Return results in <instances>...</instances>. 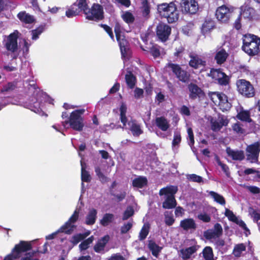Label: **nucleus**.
<instances>
[{"label": "nucleus", "mask_w": 260, "mask_h": 260, "mask_svg": "<svg viewBox=\"0 0 260 260\" xmlns=\"http://www.w3.org/2000/svg\"><path fill=\"white\" fill-rule=\"evenodd\" d=\"M100 26L105 30L111 39L114 40V36L111 27L105 24H101Z\"/></svg>", "instance_id": "nucleus-61"}, {"label": "nucleus", "mask_w": 260, "mask_h": 260, "mask_svg": "<svg viewBox=\"0 0 260 260\" xmlns=\"http://www.w3.org/2000/svg\"><path fill=\"white\" fill-rule=\"evenodd\" d=\"M123 20L128 24L133 23L135 21V17L132 13L127 11L122 16Z\"/></svg>", "instance_id": "nucleus-50"}, {"label": "nucleus", "mask_w": 260, "mask_h": 260, "mask_svg": "<svg viewBox=\"0 0 260 260\" xmlns=\"http://www.w3.org/2000/svg\"><path fill=\"white\" fill-rule=\"evenodd\" d=\"M17 17L21 22L25 24H31L35 21L34 16L26 13L25 11L20 12L17 14Z\"/></svg>", "instance_id": "nucleus-27"}, {"label": "nucleus", "mask_w": 260, "mask_h": 260, "mask_svg": "<svg viewBox=\"0 0 260 260\" xmlns=\"http://www.w3.org/2000/svg\"><path fill=\"white\" fill-rule=\"evenodd\" d=\"M187 134L189 138L188 145L192 148L194 144V135L191 128L187 129Z\"/></svg>", "instance_id": "nucleus-58"}, {"label": "nucleus", "mask_w": 260, "mask_h": 260, "mask_svg": "<svg viewBox=\"0 0 260 260\" xmlns=\"http://www.w3.org/2000/svg\"><path fill=\"white\" fill-rule=\"evenodd\" d=\"M212 94L216 95L219 100L218 105L222 111H228L231 109L232 105L229 102L226 95L222 92H214Z\"/></svg>", "instance_id": "nucleus-20"}, {"label": "nucleus", "mask_w": 260, "mask_h": 260, "mask_svg": "<svg viewBox=\"0 0 260 260\" xmlns=\"http://www.w3.org/2000/svg\"><path fill=\"white\" fill-rule=\"evenodd\" d=\"M260 153V142H255L247 146L246 153L247 160L251 163L257 162Z\"/></svg>", "instance_id": "nucleus-10"}, {"label": "nucleus", "mask_w": 260, "mask_h": 260, "mask_svg": "<svg viewBox=\"0 0 260 260\" xmlns=\"http://www.w3.org/2000/svg\"><path fill=\"white\" fill-rule=\"evenodd\" d=\"M125 80L127 87L129 89L134 88L137 82V78L132 72H128L125 75Z\"/></svg>", "instance_id": "nucleus-31"}, {"label": "nucleus", "mask_w": 260, "mask_h": 260, "mask_svg": "<svg viewBox=\"0 0 260 260\" xmlns=\"http://www.w3.org/2000/svg\"><path fill=\"white\" fill-rule=\"evenodd\" d=\"M159 15L166 18L169 23L177 22L179 17V12L176 5L174 2L162 3L157 5Z\"/></svg>", "instance_id": "nucleus-2"}, {"label": "nucleus", "mask_w": 260, "mask_h": 260, "mask_svg": "<svg viewBox=\"0 0 260 260\" xmlns=\"http://www.w3.org/2000/svg\"><path fill=\"white\" fill-rule=\"evenodd\" d=\"M216 161L217 163V164L220 166L222 170L224 172V173L225 174V175L227 176H229L230 175V172L229 170V167L225 164L222 163L219 158L217 156L216 157Z\"/></svg>", "instance_id": "nucleus-51"}, {"label": "nucleus", "mask_w": 260, "mask_h": 260, "mask_svg": "<svg viewBox=\"0 0 260 260\" xmlns=\"http://www.w3.org/2000/svg\"><path fill=\"white\" fill-rule=\"evenodd\" d=\"M225 215L228 218L230 221L233 222H237V221H238V218L237 216L234 214L232 211L228 208L225 209Z\"/></svg>", "instance_id": "nucleus-53"}, {"label": "nucleus", "mask_w": 260, "mask_h": 260, "mask_svg": "<svg viewBox=\"0 0 260 260\" xmlns=\"http://www.w3.org/2000/svg\"><path fill=\"white\" fill-rule=\"evenodd\" d=\"M110 236L108 235L104 236L103 237L99 239L93 247V249L95 252L100 253L104 250L106 244L110 240Z\"/></svg>", "instance_id": "nucleus-23"}, {"label": "nucleus", "mask_w": 260, "mask_h": 260, "mask_svg": "<svg viewBox=\"0 0 260 260\" xmlns=\"http://www.w3.org/2000/svg\"><path fill=\"white\" fill-rule=\"evenodd\" d=\"M226 153L228 155L232 157L233 160L241 161L245 158V155L243 150H237L231 149L230 148H226Z\"/></svg>", "instance_id": "nucleus-24"}, {"label": "nucleus", "mask_w": 260, "mask_h": 260, "mask_svg": "<svg viewBox=\"0 0 260 260\" xmlns=\"http://www.w3.org/2000/svg\"><path fill=\"white\" fill-rule=\"evenodd\" d=\"M189 57L190 60L188 62V65L194 70L199 69L200 68H204L206 66V61L203 59L200 55L190 53L189 54Z\"/></svg>", "instance_id": "nucleus-16"}, {"label": "nucleus", "mask_w": 260, "mask_h": 260, "mask_svg": "<svg viewBox=\"0 0 260 260\" xmlns=\"http://www.w3.org/2000/svg\"><path fill=\"white\" fill-rule=\"evenodd\" d=\"M148 247L149 250L151 251L152 254L156 257H158L159 253L160 252L162 247L159 246L153 240H149L148 242Z\"/></svg>", "instance_id": "nucleus-33"}, {"label": "nucleus", "mask_w": 260, "mask_h": 260, "mask_svg": "<svg viewBox=\"0 0 260 260\" xmlns=\"http://www.w3.org/2000/svg\"><path fill=\"white\" fill-rule=\"evenodd\" d=\"M120 48L121 53L122 56L125 57L129 50L128 42L124 39H119L117 41Z\"/></svg>", "instance_id": "nucleus-36"}, {"label": "nucleus", "mask_w": 260, "mask_h": 260, "mask_svg": "<svg viewBox=\"0 0 260 260\" xmlns=\"http://www.w3.org/2000/svg\"><path fill=\"white\" fill-rule=\"evenodd\" d=\"M83 238L82 237V236L81 233L77 234L75 235H74L72 239L70 240V242L73 244V245H76L81 240H83Z\"/></svg>", "instance_id": "nucleus-62"}, {"label": "nucleus", "mask_w": 260, "mask_h": 260, "mask_svg": "<svg viewBox=\"0 0 260 260\" xmlns=\"http://www.w3.org/2000/svg\"><path fill=\"white\" fill-rule=\"evenodd\" d=\"M236 117L238 119L246 122L250 123L252 121L250 117V113L248 110H242L238 113Z\"/></svg>", "instance_id": "nucleus-34"}, {"label": "nucleus", "mask_w": 260, "mask_h": 260, "mask_svg": "<svg viewBox=\"0 0 260 260\" xmlns=\"http://www.w3.org/2000/svg\"><path fill=\"white\" fill-rule=\"evenodd\" d=\"M243 125L239 122L234 123L232 126L233 131L237 134H243L245 133V130L243 128Z\"/></svg>", "instance_id": "nucleus-49"}, {"label": "nucleus", "mask_w": 260, "mask_h": 260, "mask_svg": "<svg viewBox=\"0 0 260 260\" xmlns=\"http://www.w3.org/2000/svg\"><path fill=\"white\" fill-rule=\"evenodd\" d=\"M127 110V107L125 105L122 104L120 107V119L121 122L123 124L122 128H124L126 126V123L127 122V119L126 116V113Z\"/></svg>", "instance_id": "nucleus-40"}, {"label": "nucleus", "mask_w": 260, "mask_h": 260, "mask_svg": "<svg viewBox=\"0 0 260 260\" xmlns=\"http://www.w3.org/2000/svg\"><path fill=\"white\" fill-rule=\"evenodd\" d=\"M97 210L94 208L89 209L85 218V223L87 225H91L95 223L97 218Z\"/></svg>", "instance_id": "nucleus-28"}, {"label": "nucleus", "mask_w": 260, "mask_h": 260, "mask_svg": "<svg viewBox=\"0 0 260 260\" xmlns=\"http://www.w3.org/2000/svg\"><path fill=\"white\" fill-rule=\"evenodd\" d=\"M177 186L173 185L167 186L159 190V194L160 196L163 195L167 196L162 204L163 208L171 209L176 207L177 201L175 199V194L177 193Z\"/></svg>", "instance_id": "nucleus-4"}, {"label": "nucleus", "mask_w": 260, "mask_h": 260, "mask_svg": "<svg viewBox=\"0 0 260 260\" xmlns=\"http://www.w3.org/2000/svg\"><path fill=\"white\" fill-rule=\"evenodd\" d=\"M209 194L214 199L215 202L221 205H225V200L222 196L213 191H211Z\"/></svg>", "instance_id": "nucleus-44"}, {"label": "nucleus", "mask_w": 260, "mask_h": 260, "mask_svg": "<svg viewBox=\"0 0 260 260\" xmlns=\"http://www.w3.org/2000/svg\"><path fill=\"white\" fill-rule=\"evenodd\" d=\"M127 124L129 127L128 129L131 131L134 136L139 137L143 134V131L141 129L140 124L137 122L136 120L132 119L128 122Z\"/></svg>", "instance_id": "nucleus-21"}, {"label": "nucleus", "mask_w": 260, "mask_h": 260, "mask_svg": "<svg viewBox=\"0 0 260 260\" xmlns=\"http://www.w3.org/2000/svg\"><path fill=\"white\" fill-rule=\"evenodd\" d=\"M134 214V210L132 207H128L123 213L122 220H125L132 216Z\"/></svg>", "instance_id": "nucleus-55"}, {"label": "nucleus", "mask_w": 260, "mask_h": 260, "mask_svg": "<svg viewBox=\"0 0 260 260\" xmlns=\"http://www.w3.org/2000/svg\"><path fill=\"white\" fill-rule=\"evenodd\" d=\"M44 27L43 26H40L36 29L32 30V39L37 40L39 38V36L43 32Z\"/></svg>", "instance_id": "nucleus-57"}, {"label": "nucleus", "mask_w": 260, "mask_h": 260, "mask_svg": "<svg viewBox=\"0 0 260 260\" xmlns=\"http://www.w3.org/2000/svg\"><path fill=\"white\" fill-rule=\"evenodd\" d=\"M79 216V211L76 209L74 211L73 214L69 218V220L60 228L58 232L64 233L68 235L71 234L77 228L75 223L78 220Z\"/></svg>", "instance_id": "nucleus-9"}, {"label": "nucleus", "mask_w": 260, "mask_h": 260, "mask_svg": "<svg viewBox=\"0 0 260 260\" xmlns=\"http://www.w3.org/2000/svg\"><path fill=\"white\" fill-rule=\"evenodd\" d=\"M235 9L234 7L228 4L218 7L215 14L216 18L220 23L228 24Z\"/></svg>", "instance_id": "nucleus-7"}, {"label": "nucleus", "mask_w": 260, "mask_h": 260, "mask_svg": "<svg viewBox=\"0 0 260 260\" xmlns=\"http://www.w3.org/2000/svg\"><path fill=\"white\" fill-rule=\"evenodd\" d=\"M94 240L93 236H90L88 238L83 240L79 245V248L81 250H85L88 248L89 245L92 243Z\"/></svg>", "instance_id": "nucleus-47"}, {"label": "nucleus", "mask_w": 260, "mask_h": 260, "mask_svg": "<svg viewBox=\"0 0 260 260\" xmlns=\"http://www.w3.org/2000/svg\"><path fill=\"white\" fill-rule=\"evenodd\" d=\"M114 30L115 34L116 40L117 41H119V40L121 38V26L120 24L117 21L115 22Z\"/></svg>", "instance_id": "nucleus-56"}, {"label": "nucleus", "mask_w": 260, "mask_h": 260, "mask_svg": "<svg viewBox=\"0 0 260 260\" xmlns=\"http://www.w3.org/2000/svg\"><path fill=\"white\" fill-rule=\"evenodd\" d=\"M133 224L131 222L125 223L120 228L121 234H124L127 233L132 228Z\"/></svg>", "instance_id": "nucleus-60"}, {"label": "nucleus", "mask_w": 260, "mask_h": 260, "mask_svg": "<svg viewBox=\"0 0 260 260\" xmlns=\"http://www.w3.org/2000/svg\"><path fill=\"white\" fill-rule=\"evenodd\" d=\"M208 76L217 81L218 83L220 85L225 86L229 83L230 79L228 76L223 72L221 69L211 68Z\"/></svg>", "instance_id": "nucleus-11"}, {"label": "nucleus", "mask_w": 260, "mask_h": 260, "mask_svg": "<svg viewBox=\"0 0 260 260\" xmlns=\"http://www.w3.org/2000/svg\"><path fill=\"white\" fill-rule=\"evenodd\" d=\"M165 215V222L168 226L172 225L174 222L175 219L173 217L172 212L166 211L164 213Z\"/></svg>", "instance_id": "nucleus-46"}, {"label": "nucleus", "mask_w": 260, "mask_h": 260, "mask_svg": "<svg viewBox=\"0 0 260 260\" xmlns=\"http://www.w3.org/2000/svg\"><path fill=\"white\" fill-rule=\"evenodd\" d=\"M203 255L205 260H215L213 258L212 248L210 246L205 247L203 250Z\"/></svg>", "instance_id": "nucleus-42"}, {"label": "nucleus", "mask_w": 260, "mask_h": 260, "mask_svg": "<svg viewBox=\"0 0 260 260\" xmlns=\"http://www.w3.org/2000/svg\"><path fill=\"white\" fill-rule=\"evenodd\" d=\"M18 81H13L4 85L1 89V92H9L17 88Z\"/></svg>", "instance_id": "nucleus-39"}, {"label": "nucleus", "mask_w": 260, "mask_h": 260, "mask_svg": "<svg viewBox=\"0 0 260 260\" xmlns=\"http://www.w3.org/2000/svg\"><path fill=\"white\" fill-rule=\"evenodd\" d=\"M18 31L16 30L7 37L4 46L8 51L12 53H14L18 50Z\"/></svg>", "instance_id": "nucleus-12"}, {"label": "nucleus", "mask_w": 260, "mask_h": 260, "mask_svg": "<svg viewBox=\"0 0 260 260\" xmlns=\"http://www.w3.org/2000/svg\"><path fill=\"white\" fill-rule=\"evenodd\" d=\"M85 110L84 109H77L73 111L67 119L62 122V125L65 127L67 124H69L73 130L81 132L84 126V118L82 115Z\"/></svg>", "instance_id": "nucleus-3"}, {"label": "nucleus", "mask_w": 260, "mask_h": 260, "mask_svg": "<svg viewBox=\"0 0 260 260\" xmlns=\"http://www.w3.org/2000/svg\"><path fill=\"white\" fill-rule=\"evenodd\" d=\"M81 180L82 182H90L91 177L89 172L86 170V164L81 161Z\"/></svg>", "instance_id": "nucleus-35"}, {"label": "nucleus", "mask_w": 260, "mask_h": 260, "mask_svg": "<svg viewBox=\"0 0 260 260\" xmlns=\"http://www.w3.org/2000/svg\"><path fill=\"white\" fill-rule=\"evenodd\" d=\"M134 97L136 99H139L143 97L144 90L143 89L136 87L134 91Z\"/></svg>", "instance_id": "nucleus-64"}, {"label": "nucleus", "mask_w": 260, "mask_h": 260, "mask_svg": "<svg viewBox=\"0 0 260 260\" xmlns=\"http://www.w3.org/2000/svg\"><path fill=\"white\" fill-rule=\"evenodd\" d=\"M106 9L113 10V7L112 4L107 1L106 5L103 6L98 3H93L86 13V19L89 20L98 21L104 18V8Z\"/></svg>", "instance_id": "nucleus-5"}, {"label": "nucleus", "mask_w": 260, "mask_h": 260, "mask_svg": "<svg viewBox=\"0 0 260 260\" xmlns=\"http://www.w3.org/2000/svg\"><path fill=\"white\" fill-rule=\"evenodd\" d=\"M240 14L248 21H252L258 17L256 10L249 6H245L241 8Z\"/></svg>", "instance_id": "nucleus-19"}, {"label": "nucleus", "mask_w": 260, "mask_h": 260, "mask_svg": "<svg viewBox=\"0 0 260 260\" xmlns=\"http://www.w3.org/2000/svg\"><path fill=\"white\" fill-rule=\"evenodd\" d=\"M216 27L215 21L211 18H206L202 24L201 32L203 35H205L210 33Z\"/></svg>", "instance_id": "nucleus-22"}, {"label": "nucleus", "mask_w": 260, "mask_h": 260, "mask_svg": "<svg viewBox=\"0 0 260 260\" xmlns=\"http://www.w3.org/2000/svg\"><path fill=\"white\" fill-rule=\"evenodd\" d=\"M246 250V246L243 243L238 244L235 246L233 253L236 257H240L243 251Z\"/></svg>", "instance_id": "nucleus-45"}, {"label": "nucleus", "mask_w": 260, "mask_h": 260, "mask_svg": "<svg viewBox=\"0 0 260 260\" xmlns=\"http://www.w3.org/2000/svg\"><path fill=\"white\" fill-rule=\"evenodd\" d=\"M223 233L222 228L219 223L214 224L213 229H208L204 232L203 236L207 240L216 239L220 237Z\"/></svg>", "instance_id": "nucleus-17"}, {"label": "nucleus", "mask_w": 260, "mask_h": 260, "mask_svg": "<svg viewBox=\"0 0 260 260\" xmlns=\"http://www.w3.org/2000/svg\"><path fill=\"white\" fill-rule=\"evenodd\" d=\"M229 56V54L223 48L217 51L214 56V59L217 64L221 65L224 63Z\"/></svg>", "instance_id": "nucleus-26"}, {"label": "nucleus", "mask_w": 260, "mask_h": 260, "mask_svg": "<svg viewBox=\"0 0 260 260\" xmlns=\"http://www.w3.org/2000/svg\"><path fill=\"white\" fill-rule=\"evenodd\" d=\"M151 5L148 0H143L141 7V13L143 17H148L150 13Z\"/></svg>", "instance_id": "nucleus-37"}, {"label": "nucleus", "mask_w": 260, "mask_h": 260, "mask_svg": "<svg viewBox=\"0 0 260 260\" xmlns=\"http://www.w3.org/2000/svg\"><path fill=\"white\" fill-rule=\"evenodd\" d=\"M166 68L169 69L175 77L181 82L188 84L190 82L191 78L190 73L182 69L180 64L168 62L166 64Z\"/></svg>", "instance_id": "nucleus-6"}, {"label": "nucleus", "mask_w": 260, "mask_h": 260, "mask_svg": "<svg viewBox=\"0 0 260 260\" xmlns=\"http://www.w3.org/2000/svg\"><path fill=\"white\" fill-rule=\"evenodd\" d=\"M237 89L239 94L246 98L254 96L255 90L253 85L246 79H239L236 81Z\"/></svg>", "instance_id": "nucleus-8"}, {"label": "nucleus", "mask_w": 260, "mask_h": 260, "mask_svg": "<svg viewBox=\"0 0 260 260\" xmlns=\"http://www.w3.org/2000/svg\"><path fill=\"white\" fill-rule=\"evenodd\" d=\"M180 226L185 231L191 229H196L197 225L193 219L186 218L181 221Z\"/></svg>", "instance_id": "nucleus-29"}, {"label": "nucleus", "mask_w": 260, "mask_h": 260, "mask_svg": "<svg viewBox=\"0 0 260 260\" xmlns=\"http://www.w3.org/2000/svg\"><path fill=\"white\" fill-rule=\"evenodd\" d=\"M155 124L162 131H167L170 127L167 119L164 116L158 117L155 118Z\"/></svg>", "instance_id": "nucleus-25"}, {"label": "nucleus", "mask_w": 260, "mask_h": 260, "mask_svg": "<svg viewBox=\"0 0 260 260\" xmlns=\"http://www.w3.org/2000/svg\"><path fill=\"white\" fill-rule=\"evenodd\" d=\"M187 178L188 180L197 183H203V178L199 175H197L195 174H192L187 175Z\"/></svg>", "instance_id": "nucleus-54"}, {"label": "nucleus", "mask_w": 260, "mask_h": 260, "mask_svg": "<svg viewBox=\"0 0 260 260\" xmlns=\"http://www.w3.org/2000/svg\"><path fill=\"white\" fill-rule=\"evenodd\" d=\"M148 184V180L146 177L139 176L135 178L132 181L133 187L142 188Z\"/></svg>", "instance_id": "nucleus-32"}, {"label": "nucleus", "mask_w": 260, "mask_h": 260, "mask_svg": "<svg viewBox=\"0 0 260 260\" xmlns=\"http://www.w3.org/2000/svg\"><path fill=\"white\" fill-rule=\"evenodd\" d=\"M32 248L31 242L26 241H20L19 243L16 244L12 249V251L16 257L19 258L21 257L23 253L26 252L30 250Z\"/></svg>", "instance_id": "nucleus-14"}, {"label": "nucleus", "mask_w": 260, "mask_h": 260, "mask_svg": "<svg viewBox=\"0 0 260 260\" xmlns=\"http://www.w3.org/2000/svg\"><path fill=\"white\" fill-rule=\"evenodd\" d=\"M114 220V215L112 213H106L102 219L100 220V223L103 226H107Z\"/></svg>", "instance_id": "nucleus-38"}, {"label": "nucleus", "mask_w": 260, "mask_h": 260, "mask_svg": "<svg viewBox=\"0 0 260 260\" xmlns=\"http://www.w3.org/2000/svg\"><path fill=\"white\" fill-rule=\"evenodd\" d=\"M242 49L251 56H255L259 52L260 37L251 34H246L242 37Z\"/></svg>", "instance_id": "nucleus-1"}, {"label": "nucleus", "mask_w": 260, "mask_h": 260, "mask_svg": "<svg viewBox=\"0 0 260 260\" xmlns=\"http://www.w3.org/2000/svg\"><path fill=\"white\" fill-rule=\"evenodd\" d=\"M77 8L79 9V13L81 11H83L84 14L86 15L88 9V4L86 0H77Z\"/></svg>", "instance_id": "nucleus-43"}, {"label": "nucleus", "mask_w": 260, "mask_h": 260, "mask_svg": "<svg viewBox=\"0 0 260 260\" xmlns=\"http://www.w3.org/2000/svg\"><path fill=\"white\" fill-rule=\"evenodd\" d=\"M149 232V226H146L145 224L142 226L139 235V239L140 241L146 239Z\"/></svg>", "instance_id": "nucleus-48"}, {"label": "nucleus", "mask_w": 260, "mask_h": 260, "mask_svg": "<svg viewBox=\"0 0 260 260\" xmlns=\"http://www.w3.org/2000/svg\"><path fill=\"white\" fill-rule=\"evenodd\" d=\"M185 51L184 47L181 45L175 48V52L174 53V56L177 57H181Z\"/></svg>", "instance_id": "nucleus-63"}, {"label": "nucleus", "mask_w": 260, "mask_h": 260, "mask_svg": "<svg viewBox=\"0 0 260 260\" xmlns=\"http://www.w3.org/2000/svg\"><path fill=\"white\" fill-rule=\"evenodd\" d=\"M197 249L195 246H192L185 249H181L180 250L181 257L183 260L189 259L191 255L195 253Z\"/></svg>", "instance_id": "nucleus-30"}, {"label": "nucleus", "mask_w": 260, "mask_h": 260, "mask_svg": "<svg viewBox=\"0 0 260 260\" xmlns=\"http://www.w3.org/2000/svg\"><path fill=\"white\" fill-rule=\"evenodd\" d=\"M172 28L170 26L165 23H159L156 28V36L162 42H165L169 39Z\"/></svg>", "instance_id": "nucleus-15"}, {"label": "nucleus", "mask_w": 260, "mask_h": 260, "mask_svg": "<svg viewBox=\"0 0 260 260\" xmlns=\"http://www.w3.org/2000/svg\"><path fill=\"white\" fill-rule=\"evenodd\" d=\"M150 52L154 58L158 57L160 55L159 49L156 45H153L150 48Z\"/></svg>", "instance_id": "nucleus-59"}, {"label": "nucleus", "mask_w": 260, "mask_h": 260, "mask_svg": "<svg viewBox=\"0 0 260 260\" xmlns=\"http://www.w3.org/2000/svg\"><path fill=\"white\" fill-rule=\"evenodd\" d=\"M187 84V88L189 92V98L190 99L194 100L198 98H200L205 95L204 91L196 84L191 82Z\"/></svg>", "instance_id": "nucleus-18"}, {"label": "nucleus", "mask_w": 260, "mask_h": 260, "mask_svg": "<svg viewBox=\"0 0 260 260\" xmlns=\"http://www.w3.org/2000/svg\"><path fill=\"white\" fill-rule=\"evenodd\" d=\"M79 14V9L77 8L76 3L72 5L66 12V15L68 18H72Z\"/></svg>", "instance_id": "nucleus-41"}, {"label": "nucleus", "mask_w": 260, "mask_h": 260, "mask_svg": "<svg viewBox=\"0 0 260 260\" xmlns=\"http://www.w3.org/2000/svg\"><path fill=\"white\" fill-rule=\"evenodd\" d=\"M180 5L184 14H194L199 9L198 4L196 0H182Z\"/></svg>", "instance_id": "nucleus-13"}, {"label": "nucleus", "mask_w": 260, "mask_h": 260, "mask_svg": "<svg viewBox=\"0 0 260 260\" xmlns=\"http://www.w3.org/2000/svg\"><path fill=\"white\" fill-rule=\"evenodd\" d=\"M39 250H32L31 252H26L24 256L22 257L21 258V260H39L38 258H33V256H34L37 253H39Z\"/></svg>", "instance_id": "nucleus-52"}]
</instances>
